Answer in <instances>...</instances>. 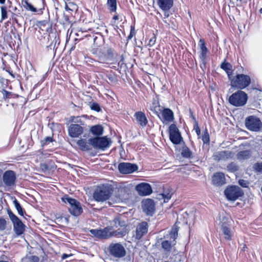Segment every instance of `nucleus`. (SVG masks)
Segmentation results:
<instances>
[{"label": "nucleus", "instance_id": "f257e3e1", "mask_svg": "<svg viewBox=\"0 0 262 262\" xmlns=\"http://www.w3.org/2000/svg\"><path fill=\"white\" fill-rule=\"evenodd\" d=\"M113 192L112 187L109 185H102L97 187L93 197L98 202H104L108 200Z\"/></svg>", "mask_w": 262, "mask_h": 262}, {"label": "nucleus", "instance_id": "f03ea898", "mask_svg": "<svg viewBox=\"0 0 262 262\" xmlns=\"http://www.w3.org/2000/svg\"><path fill=\"white\" fill-rule=\"evenodd\" d=\"M107 252L110 256L120 259L126 254L124 246L120 243H111L107 247Z\"/></svg>", "mask_w": 262, "mask_h": 262}, {"label": "nucleus", "instance_id": "7ed1b4c3", "mask_svg": "<svg viewBox=\"0 0 262 262\" xmlns=\"http://www.w3.org/2000/svg\"><path fill=\"white\" fill-rule=\"evenodd\" d=\"M193 213L190 212L188 213L187 211L181 212L177 215L176 222L172 229H180L181 228H191L190 222L188 224V219L190 217H193Z\"/></svg>", "mask_w": 262, "mask_h": 262}, {"label": "nucleus", "instance_id": "20e7f679", "mask_svg": "<svg viewBox=\"0 0 262 262\" xmlns=\"http://www.w3.org/2000/svg\"><path fill=\"white\" fill-rule=\"evenodd\" d=\"M230 80L231 87L241 90L246 88L251 83L250 76L245 74H237Z\"/></svg>", "mask_w": 262, "mask_h": 262}, {"label": "nucleus", "instance_id": "39448f33", "mask_svg": "<svg viewBox=\"0 0 262 262\" xmlns=\"http://www.w3.org/2000/svg\"><path fill=\"white\" fill-rule=\"evenodd\" d=\"M89 141L92 147L103 151L108 148L112 143L111 140L106 136L91 138L89 139Z\"/></svg>", "mask_w": 262, "mask_h": 262}, {"label": "nucleus", "instance_id": "423d86ee", "mask_svg": "<svg viewBox=\"0 0 262 262\" xmlns=\"http://www.w3.org/2000/svg\"><path fill=\"white\" fill-rule=\"evenodd\" d=\"M247 100V94L244 91L238 90L229 97L228 102L233 106L239 107L245 105Z\"/></svg>", "mask_w": 262, "mask_h": 262}, {"label": "nucleus", "instance_id": "0eeeda50", "mask_svg": "<svg viewBox=\"0 0 262 262\" xmlns=\"http://www.w3.org/2000/svg\"><path fill=\"white\" fill-rule=\"evenodd\" d=\"M62 200L65 203L69 204V211L73 215L77 216L82 213L83 209L81 205L76 200L65 195L62 198Z\"/></svg>", "mask_w": 262, "mask_h": 262}, {"label": "nucleus", "instance_id": "6e6552de", "mask_svg": "<svg viewBox=\"0 0 262 262\" xmlns=\"http://www.w3.org/2000/svg\"><path fill=\"white\" fill-rule=\"evenodd\" d=\"M100 62L102 63L107 62L108 61H112V63L117 62L119 66L122 67L124 63V58L123 55H118L111 48L108 49L105 57H100Z\"/></svg>", "mask_w": 262, "mask_h": 262}, {"label": "nucleus", "instance_id": "1a4fd4ad", "mask_svg": "<svg viewBox=\"0 0 262 262\" xmlns=\"http://www.w3.org/2000/svg\"><path fill=\"white\" fill-rule=\"evenodd\" d=\"M16 176L13 170H7L3 175L2 181H0V187L4 186L8 189L13 188L16 185Z\"/></svg>", "mask_w": 262, "mask_h": 262}, {"label": "nucleus", "instance_id": "9d476101", "mask_svg": "<svg viewBox=\"0 0 262 262\" xmlns=\"http://www.w3.org/2000/svg\"><path fill=\"white\" fill-rule=\"evenodd\" d=\"M245 124L246 128L250 131L258 132L262 129V122L255 116L247 117L245 119Z\"/></svg>", "mask_w": 262, "mask_h": 262}, {"label": "nucleus", "instance_id": "9b49d317", "mask_svg": "<svg viewBox=\"0 0 262 262\" xmlns=\"http://www.w3.org/2000/svg\"><path fill=\"white\" fill-rule=\"evenodd\" d=\"M178 236V230H170L167 238L161 243L162 248L166 252H170L176 244V239Z\"/></svg>", "mask_w": 262, "mask_h": 262}, {"label": "nucleus", "instance_id": "f8f14e48", "mask_svg": "<svg viewBox=\"0 0 262 262\" xmlns=\"http://www.w3.org/2000/svg\"><path fill=\"white\" fill-rule=\"evenodd\" d=\"M225 195L229 201H235L243 194L241 189L236 186L227 187L224 191Z\"/></svg>", "mask_w": 262, "mask_h": 262}, {"label": "nucleus", "instance_id": "ddd939ff", "mask_svg": "<svg viewBox=\"0 0 262 262\" xmlns=\"http://www.w3.org/2000/svg\"><path fill=\"white\" fill-rule=\"evenodd\" d=\"M169 139L174 144H179L183 140L181 133L174 124H171L169 127Z\"/></svg>", "mask_w": 262, "mask_h": 262}, {"label": "nucleus", "instance_id": "4468645a", "mask_svg": "<svg viewBox=\"0 0 262 262\" xmlns=\"http://www.w3.org/2000/svg\"><path fill=\"white\" fill-rule=\"evenodd\" d=\"M118 169L121 173H131L138 170V166L135 164L122 162L119 164Z\"/></svg>", "mask_w": 262, "mask_h": 262}, {"label": "nucleus", "instance_id": "2eb2a0df", "mask_svg": "<svg viewBox=\"0 0 262 262\" xmlns=\"http://www.w3.org/2000/svg\"><path fill=\"white\" fill-rule=\"evenodd\" d=\"M233 157V153L229 150H223L215 152L213 155V159L216 161H225L232 159Z\"/></svg>", "mask_w": 262, "mask_h": 262}, {"label": "nucleus", "instance_id": "dca6fc26", "mask_svg": "<svg viewBox=\"0 0 262 262\" xmlns=\"http://www.w3.org/2000/svg\"><path fill=\"white\" fill-rule=\"evenodd\" d=\"M142 208L148 215H152L155 210V205L151 199H146L142 201Z\"/></svg>", "mask_w": 262, "mask_h": 262}, {"label": "nucleus", "instance_id": "f3484780", "mask_svg": "<svg viewBox=\"0 0 262 262\" xmlns=\"http://www.w3.org/2000/svg\"><path fill=\"white\" fill-rule=\"evenodd\" d=\"M7 213L13 223L14 229H23L24 224L10 209H7Z\"/></svg>", "mask_w": 262, "mask_h": 262}, {"label": "nucleus", "instance_id": "a211bd4d", "mask_svg": "<svg viewBox=\"0 0 262 262\" xmlns=\"http://www.w3.org/2000/svg\"><path fill=\"white\" fill-rule=\"evenodd\" d=\"M136 190L140 195L145 196L152 193V189L149 184L141 183L136 186Z\"/></svg>", "mask_w": 262, "mask_h": 262}, {"label": "nucleus", "instance_id": "6ab92c4d", "mask_svg": "<svg viewBox=\"0 0 262 262\" xmlns=\"http://www.w3.org/2000/svg\"><path fill=\"white\" fill-rule=\"evenodd\" d=\"M127 221L124 216H118L110 222V227L111 228H125L127 227Z\"/></svg>", "mask_w": 262, "mask_h": 262}, {"label": "nucleus", "instance_id": "aec40b11", "mask_svg": "<svg viewBox=\"0 0 262 262\" xmlns=\"http://www.w3.org/2000/svg\"><path fill=\"white\" fill-rule=\"evenodd\" d=\"M83 132V127L79 124H71L68 128L69 135L72 138L78 137Z\"/></svg>", "mask_w": 262, "mask_h": 262}, {"label": "nucleus", "instance_id": "412c9836", "mask_svg": "<svg viewBox=\"0 0 262 262\" xmlns=\"http://www.w3.org/2000/svg\"><path fill=\"white\" fill-rule=\"evenodd\" d=\"M91 235L94 237L98 239L110 238V230H90Z\"/></svg>", "mask_w": 262, "mask_h": 262}, {"label": "nucleus", "instance_id": "4be33fe9", "mask_svg": "<svg viewBox=\"0 0 262 262\" xmlns=\"http://www.w3.org/2000/svg\"><path fill=\"white\" fill-rule=\"evenodd\" d=\"M212 183L214 185L219 186L226 183L225 175L223 172H216L212 177Z\"/></svg>", "mask_w": 262, "mask_h": 262}, {"label": "nucleus", "instance_id": "5701e85b", "mask_svg": "<svg viewBox=\"0 0 262 262\" xmlns=\"http://www.w3.org/2000/svg\"><path fill=\"white\" fill-rule=\"evenodd\" d=\"M199 46L200 48V58L203 63H205L208 49L206 46L205 41L200 39L199 42Z\"/></svg>", "mask_w": 262, "mask_h": 262}, {"label": "nucleus", "instance_id": "b1692460", "mask_svg": "<svg viewBox=\"0 0 262 262\" xmlns=\"http://www.w3.org/2000/svg\"><path fill=\"white\" fill-rule=\"evenodd\" d=\"M136 120L138 124L141 127H145L147 124V119L145 114L142 112H137L134 115Z\"/></svg>", "mask_w": 262, "mask_h": 262}, {"label": "nucleus", "instance_id": "393cba45", "mask_svg": "<svg viewBox=\"0 0 262 262\" xmlns=\"http://www.w3.org/2000/svg\"><path fill=\"white\" fill-rule=\"evenodd\" d=\"M157 3L161 10L167 11L172 7L173 0H157Z\"/></svg>", "mask_w": 262, "mask_h": 262}, {"label": "nucleus", "instance_id": "a878e982", "mask_svg": "<svg viewBox=\"0 0 262 262\" xmlns=\"http://www.w3.org/2000/svg\"><path fill=\"white\" fill-rule=\"evenodd\" d=\"M149 109L155 114L159 116L160 114L162 112V108L160 106L158 100L154 98L152 103L149 104Z\"/></svg>", "mask_w": 262, "mask_h": 262}, {"label": "nucleus", "instance_id": "bb28decb", "mask_svg": "<svg viewBox=\"0 0 262 262\" xmlns=\"http://www.w3.org/2000/svg\"><path fill=\"white\" fill-rule=\"evenodd\" d=\"M162 115L164 121L170 122L173 120V112L169 108H164L162 110Z\"/></svg>", "mask_w": 262, "mask_h": 262}, {"label": "nucleus", "instance_id": "cd10ccee", "mask_svg": "<svg viewBox=\"0 0 262 262\" xmlns=\"http://www.w3.org/2000/svg\"><path fill=\"white\" fill-rule=\"evenodd\" d=\"M77 144L80 149L83 151H89L92 148V146L89 143V140L86 141L85 139H79L77 141Z\"/></svg>", "mask_w": 262, "mask_h": 262}, {"label": "nucleus", "instance_id": "c85d7f7f", "mask_svg": "<svg viewBox=\"0 0 262 262\" xmlns=\"http://www.w3.org/2000/svg\"><path fill=\"white\" fill-rule=\"evenodd\" d=\"M90 132L94 136L99 137L103 134L104 129L101 125H95L91 127Z\"/></svg>", "mask_w": 262, "mask_h": 262}, {"label": "nucleus", "instance_id": "c756f323", "mask_svg": "<svg viewBox=\"0 0 262 262\" xmlns=\"http://www.w3.org/2000/svg\"><path fill=\"white\" fill-rule=\"evenodd\" d=\"M221 68L226 72L229 79H231L233 72L231 64L228 62H224L221 64Z\"/></svg>", "mask_w": 262, "mask_h": 262}, {"label": "nucleus", "instance_id": "7c9ffc66", "mask_svg": "<svg viewBox=\"0 0 262 262\" xmlns=\"http://www.w3.org/2000/svg\"><path fill=\"white\" fill-rule=\"evenodd\" d=\"M250 156L251 152L249 150L241 151L237 154V158L239 160L248 159Z\"/></svg>", "mask_w": 262, "mask_h": 262}, {"label": "nucleus", "instance_id": "2f4dec72", "mask_svg": "<svg viewBox=\"0 0 262 262\" xmlns=\"http://www.w3.org/2000/svg\"><path fill=\"white\" fill-rule=\"evenodd\" d=\"M110 232V238L112 237H116L117 238H120L124 237L127 233V230H121L118 231L117 230H113Z\"/></svg>", "mask_w": 262, "mask_h": 262}, {"label": "nucleus", "instance_id": "473e14b6", "mask_svg": "<svg viewBox=\"0 0 262 262\" xmlns=\"http://www.w3.org/2000/svg\"><path fill=\"white\" fill-rule=\"evenodd\" d=\"M106 5L111 12L116 11L117 0H107Z\"/></svg>", "mask_w": 262, "mask_h": 262}, {"label": "nucleus", "instance_id": "72a5a7b5", "mask_svg": "<svg viewBox=\"0 0 262 262\" xmlns=\"http://www.w3.org/2000/svg\"><path fill=\"white\" fill-rule=\"evenodd\" d=\"M13 204H14L16 209L17 210L18 214L21 216H24V213H25V211L21 207L18 201L15 198L13 201Z\"/></svg>", "mask_w": 262, "mask_h": 262}, {"label": "nucleus", "instance_id": "f704fd0d", "mask_svg": "<svg viewBox=\"0 0 262 262\" xmlns=\"http://www.w3.org/2000/svg\"><path fill=\"white\" fill-rule=\"evenodd\" d=\"M181 155L185 158H192L193 157L192 152L189 148L186 146L183 147Z\"/></svg>", "mask_w": 262, "mask_h": 262}, {"label": "nucleus", "instance_id": "c9c22d12", "mask_svg": "<svg viewBox=\"0 0 262 262\" xmlns=\"http://www.w3.org/2000/svg\"><path fill=\"white\" fill-rule=\"evenodd\" d=\"M22 4L27 10H29L33 12H37L36 9L29 3V0H22Z\"/></svg>", "mask_w": 262, "mask_h": 262}, {"label": "nucleus", "instance_id": "e433bc0d", "mask_svg": "<svg viewBox=\"0 0 262 262\" xmlns=\"http://www.w3.org/2000/svg\"><path fill=\"white\" fill-rule=\"evenodd\" d=\"M106 77L112 84H116L118 81L117 75L112 72L106 74Z\"/></svg>", "mask_w": 262, "mask_h": 262}, {"label": "nucleus", "instance_id": "4c0bfd02", "mask_svg": "<svg viewBox=\"0 0 262 262\" xmlns=\"http://www.w3.org/2000/svg\"><path fill=\"white\" fill-rule=\"evenodd\" d=\"M77 6L73 2H69L68 5H66L65 9L67 11H73L77 9Z\"/></svg>", "mask_w": 262, "mask_h": 262}, {"label": "nucleus", "instance_id": "58836bf2", "mask_svg": "<svg viewBox=\"0 0 262 262\" xmlns=\"http://www.w3.org/2000/svg\"><path fill=\"white\" fill-rule=\"evenodd\" d=\"M227 169L229 171L234 172L238 170V166L236 163L231 162L227 165Z\"/></svg>", "mask_w": 262, "mask_h": 262}, {"label": "nucleus", "instance_id": "ea45409f", "mask_svg": "<svg viewBox=\"0 0 262 262\" xmlns=\"http://www.w3.org/2000/svg\"><path fill=\"white\" fill-rule=\"evenodd\" d=\"M1 10V20L2 22L8 17L7 7L6 6H2Z\"/></svg>", "mask_w": 262, "mask_h": 262}, {"label": "nucleus", "instance_id": "a19ab883", "mask_svg": "<svg viewBox=\"0 0 262 262\" xmlns=\"http://www.w3.org/2000/svg\"><path fill=\"white\" fill-rule=\"evenodd\" d=\"M202 140L204 143H208L210 141L209 135L206 129L203 132Z\"/></svg>", "mask_w": 262, "mask_h": 262}, {"label": "nucleus", "instance_id": "79ce46f5", "mask_svg": "<svg viewBox=\"0 0 262 262\" xmlns=\"http://www.w3.org/2000/svg\"><path fill=\"white\" fill-rule=\"evenodd\" d=\"M135 232V238L136 239H140L144 234L147 233V230H136Z\"/></svg>", "mask_w": 262, "mask_h": 262}, {"label": "nucleus", "instance_id": "37998d69", "mask_svg": "<svg viewBox=\"0 0 262 262\" xmlns=\"http://www.w3.org/2000/svg\"><path fill=\"white\" fill-rule=\"evenodd\" d=\"M156 42V37L154 34H152V37L149 39L147 46L151 47L154 46Z\"/></svg>", "mask_w": 262, "mask_h": 262}, {"label": "nucleus", "instance_id": "c03bdc74", "mask_svg": "<svg viewBox=\"0 0 262 262\" xmlns=\"http://www.w3.org/2000/svg\"><path fill=\"white\" fill-rule=\"evenodd\" d=\"M223 233L225 239L227 240H230L231 239L232 233L231 230H223Z\"/></svg>", "mask_w": 262, "mask_h": 262}, {"label": "nucleus", "instance_id": "a18cd8bd", "mask_svg": "<svg viewBox=\"0 0 262 262\" xmlns=\"http://www.w3.org/2000/svg\"><path fill=\"white\" fill-rule=\"evenodd\" d=\"M255 170L258 172L262 173V163H257L253 166Z\"/></svg>", "mask_w": 262, "mask_h": 262}, {"label": "nucleus", "instance_id": "49530a36", "mask_svg": "<svg viewBox=\"0 0 262 262\" xmlns=\"http://www.w3.org/2000/svg\"><path fill=\"white\" fill-rule=\"evenodd\" d=\"M90 107L92 110L98 112H100L101 110L99 105L97 103H92L91 104Z\"/></svg>", "mask_w": 262, "mask_h": 262}, {"label": "nucleus", "instance_id": "de8ad7c7", "mask_svg": "<svg viewBox=\"0 0 262 262\" xmlns=\"http://www.w3.org/2000/svg\"><path fill=\"white\" fill-rule=\"evenodd\" d=\"M148 227V226L147 222H143L139 224L137 229H147Z\"/></svg>", "mask_w": 262, "mask_h": 262}, {"label": "nucleus", "instance_id": "09e8293b", "mask_svg": "<svg viewBox=\"0 0 262 262\" xmlns=\"http://www.w3.org/2000/svg\"><path fill=\"white\" fill-rule=\"evenodd\" d=\"M162 199L164 200V202L165 203H167L171 198V194L168 193L167 194H161Z\"/></svg>", "mask_w": 262, "mask_h": 262}, {"label": "nucleus", "instance_id": "8fccbe9b", "mask_svg": "<svg viewBox=\"0 0 262 262\" xmlns=\"http://www.w3.org/2000/svg\"><path fill=\"white\" fill-rule=\"evenodd\" d=\"M6 224L7 221L3 217H0V229H4Z\"/></svg>", "mask_w": 262, "mask_h": 262}, {"label": "nucleus", "instance_id": "3c124183", "mask_svg": "<svg viewBox=\"0 0 262 262\" xmlns=\"http://www.w3.org/2000/svg\"><path fill=\"white\" fill-rule=\"evenodd\" d=\"M238 184L243 187H247L249 185V182L244 180H239L238 181Z\"/></svg>", "mask_w": 262, "mask_h": 262}, {"label": "nucleus", "instance_id": "603ef678", "mask_svg": "<svg viewBox=\"0 0 262 262\" xmlns=\"http://www.w3.org/2000/svg\"><path fill=\"white\" fill-rule=\"evenodd\" d=\"M2 93H3V99H6L7 98H8L11 94V93L5 90H3L2 91Z\"/></svg>", "mask_w": 262, "mask_h": 262}, {"label": "nucleus", "instance_id": "864d4df0", "mask_svg": "<svg viewBox=\"0 0 262 262\" xmlns=\"http://www.w3.org/2000/svg\"><path fill=\"white\" fill-rule=\"evenodd\" d=\"M52 138L51 137H47L41 142L42 143V144L44 145L48 143L51 142H52Z\"/></svg>", "mask_w": 262, "mask_h": 262}, {"label": "nucleus", "instance_id": "5fc2aeb1", "mask_svg": "<svg viewBox=\"0 0 262 262\" xmlns=\"http://www.w3.org/2000/svg\"><path fill=\"white\" fill-rule=\"evenodd\" d=\"M29 259L31 262H38L39 260V257L36 256H30Z\"/></svg>", "mask_w": 262, "mask_h": 262}, {"label": "nucleus", "instance_id": "6e6d98bb", "mask_svg": "<svg viewBox=\"0 0 262 262\" xmlns=\"http://www.w3.org/2000/svg\"><path fill=\"white\" fill-rule=\"evenodd\" d=\"M194 129L198 136H199L201 134V130L198 126V123L195 121V126H194Z\"/></svg>", "mask_w": 262, "mask_h": 262}, {"label": "nucleus", "instance_id": "4d7b16f0", "mask_svg": "<svg viewBox=\"0 0 262 262\" xmlns=\"http://www.w3.org/2000/svg\"><path fill=\"white\" fill-rule=\"evenodd\" d=\"M165 12L164 13V19H163V21L167 25V26H170V24L167 21V20H166L165 19L166 18H167L168 16H169V14L166 12V11H165Z\"/></svg>", "mask_w": 262, "mask_h": 262}, {"label": "nucleus", "instance_id": "13d9d810", "mask_svg": "<svg viewBox=\"0 0 262 262\" xmlns=\"http://www.w3.org/2000/svg\"><path fill=\"white\" fill-rule=\"evenodd\" d=\"M135 35V33L134 32V29L132 28L130 32V34L128 36V39H131Z\"/></svg>", "mask_w": 262, "mask_h": 262}, {"label": "nucleus", "instance_id": "bf43d9fd", "mask_svg": "<svg viewBox=\"0 0 262 262\" xmlns=\"http://www.w3.org/2000/svg\"><path fill=\"white\" fill-rule=\"evenodd\" d=\"M24 230H15L16 236H19L23 234Z\"/></svg>", "mask_w": 262, "mask_h": 262}, {"label": "nucleus", "instance_id": "052dcab7", "mask_svg": "<svg viewBox=\"0 0 262 262\" xmlns=\"http://www.w3.org/2000/svg\"><path fill=\"white\" fill-rule=\"evenodd\" d=\"M72 119H71V121H73V122H79V121L78 120V119H79V117H71Z\"/></svg>", "mask_w": 262, "mask_h": 262}, {"label": "nucleus", "instance_id": "680f3d73", "mask_svg": "<svg viewBox=\"0 0 262 262\" xmlns=\"http://www.w3.org/2000/svg\"><path fill=\"white\" fill-rule=\"evenodd\" d=\"M70 255L67 254H63L61 256L62 259H64L68 257Z\"/></svg>", "mask_w": 262, "mask_h": 262}, {"label": "nucleus", "instance_id": "e2e57ef3", "mask_svg": "<svg viewBox=\"0 0 262 262\" xmlns=\"http://www.w3.org/2000/svg\"><path fill=\"white\" fill-rule=\"evenodd\" d=\"M246 248H247L246 245L244 244L243 245V247H241V250L242 251H245Z\"/></svg>", "mask_w": 262, "mask_h": 262}, {"label": "nucleus", "instance_id": "0e129e2a", "mask_svg": "<svg viewBox=\"0 0 262 262\" xmlns=\"http://www.w3.org/2000/svg\"><path fill=\"white\" fill-rule=\"evenodd\" d=\"M118 19H119V17H118V15H114L113 16V19L118 20Z\"/></svg>", "mask_w": 262, "mask_h": 262}, {"label": "nucleus", "instance_id": "69168bd1", "mask_svg": "<svg viewBox=\"0 0 262 262\" xmlns=\"http://www.w3.org/2000/svg\"><path fill=\"white\" fill-rule=\"evenodd\" d=\"M63 1L64 2L65 5H68V2H71L70 0H63Z\"/></svg>", "mask_w": 262, "mask_h": 262}, {"label": "nucleus", "instance_id": "338daca9", "mask_svg": "<svg viewBox=\"0 0 262 262\" xmlns=\"http://www.w3.org/2000/svg\"><path fill=\"white\" fill-rule=\"evenodd\" d=\"M6 0H0V4H4Z\"/></svg>", "mask_w": 262, "mask_h": 262}, {"label": "nucleus", "instance_id": "774afa93", "mask_svg": "<svg viewBox=\"0 0 262 262\" xmlns=\"http://www.w3.org/2000/svg\"><path fill=\"white\" fill-rule=\"evenodd\" d=\"M259 12L262 13V8L259 10Z\"/></svg>", "mask_w": 262, "mask_h": 262}]
</instances>
